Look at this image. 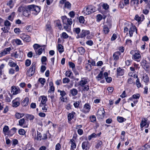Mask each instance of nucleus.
Returning a JSON list of instances; mask_svg holds the SVG:
<instances>
[{"label":"nucleus","mask_w":150,"mask_h":150,"mask_svg":"<svg viewBox=\"0 0 150 150\" xmlns=\"http://www.w3.org/2000/svg\"><path fill=\"white\" fill-rule=\"evenodd\" d=\"M40 10V8L38 6L34 5H29L25 7L23 12V14L26 17H28L30 15L31 11H33L35 15H37Z\"/></svg>","instance_id":"f257e3e1"},{"label":"nucleus","mask_w":150,"mask_h":150,"mask_svg":"<svg viewBox=\"0 0 150 150\" xmlns=\"http://www.w3.org/2000/svg\"><path fill=\"white\" fill-rule=\"evenodd\" d=\"M63 22V25L64 29L66 30L69 29V25L72 24V20L71 18H68L66 16H62V18Z\"/></svg>","instance_id":"f03ea898"},{"label":"nucleus","mask_w":150,"mask_h":150,"mask_svg":"<svg viewBox=\"0 0 150 150\" xmlns=\"http://www.w3.org/2000/svg\"><path fill=\"white\" fill-rule=\"evenodd\" d=\"M96 11V8L93 6L89 5L83 8L82 13L84 15H89Z\"/></svg>","instance_id":"7ed1b4c3"},{"label":"nucleus","mask_w":150,"mask_h":150,"mask_svg":"<svg viewBox=\"0 0 150 150\" xmlns=\"http://www.w3.org/2000/svg\"><path fill=\"white\" fill-rule=\"evenodd\" d=\"M33 47L36 54L38 55L41 54L43 51H45V49L44 48L41 47L38 44H34Z\"/></svg>","instance_id":"20e7f679"},{"label":"nucleus","mask_w":150,"mask_h":150,"mask_svg":"<svg viewBox=\"0 0 150 150\" xmlns=\"http://www.w3.org/2000/svg\"><path fill=\"white\" fill-rule=\"evenodd\" d=\"M36 64L35 62L32 63L31 67L27 71V75L28 76L30 77L35 73Z\"/></svg>","instance_id":"39448f33"},{"label":"nucleus","mask_w":150,"mask_h":150,"mask_svg":"<svg viewBox=\"0 0 150 150\" xmlns=\"http://www.w3.org/2000/svg\"><path fill=\"white\" fill-rule=\"evenodd\" d=\"M130 54H132V59L138 62L140 61L141 55L139 52H134V50H132L130 52Z\"/></svg>","instance_id":"423d86ee"},{"label":"nucleus","mask_w":150,"mask_h":150,"mask_svg":"<svg viewBox=\"0 0 150 150\" xmlns=\"http://www.w3.org/2000/svg\"><path fill=\"white\" fill-rule=\"evenodd\" d=\"M141 65L146 71L149 70L150 64L149 63H147L146 60L144 59L142 60L141 62Z\"/></svg>","instance_id":"0eeeda50"},{"label":"nucleus","mask_w":150,"mask_h":150,"mask_svg":"<svg viewBox=\"0 0 150 150\" xmlns=\"http://www.w3.org/2000/svg\"><path fill=\"white\" fill-rule=\"evenodd\" d=\"M135 30L136 33H137V29L136 28L135 26L131 23L129 30V33L130 37L132 36L133 33L135 32Z\"/></svg>","instance_id":"6e6552de"},{"label":"nucleus","mask_w":150,"mask_h":150,"mask_svg":"<svg viewBox=\"0 0 150 150\" xmlns=\"http://www.w3.org/2000/svg\"><path fill=\"white\" fill-rule=\"evenodd\" d=\"M105 113V112L104 109L103 108H100L98 109L97 115L98 117L102 118L104 117Z\"/></svg>","instance_id":"1a4fd4ad"},{"label":"nucleus","mask_w":150,"mask_h":150,"mask_svg":"<svg viewBox=\"0 0 150 150\" xmlns=\"http://www.w3.org/2000/svg\"><path fill=\"white\" fill-rule=\"evenodd\" d=\"M90 33V32L89 30H82L80 36L78 35L77 37V38H83L89 35Z\"/></svg>","instance_id":"9d476101"},{"label":"nucleus","mask_w":150,"mask_h":150,"mask_svg":"<svg viewBox=\"0 0 150 150\" xmlns=\"http://www.w3.org/2000/svg\"><path fill=\"white\" fill-rule=\"evenodd\" d=\"M11 50V49L10 47L5 48L4 50L0 53V57L5 56L6 54H9Z\"/></svg>","instance_id":"9b49d317"},{"label":"nucleus","mask_w":150,"mask_h":150,"mask_svg":"<svg viewBox=\"0 0 150 150\" xmlns=\"http://www.w3.org/2000/svg\"><path fill=\"white\" fill-rule=\"evenodd\" d=\"M111 25L110 23H107V24L104 25L103 27V30L105 34H107L109 31V28L111 27Z\"/></svg>","instance_id":"f8f14e48"},{"label":"nucleus","mask_w":150,"mask_h":150,"mask_svg":"<svg viewBox=\"0 0 150 150\" xmlns=\"http://www.w3.org/2000/svg\"><path fill=\"white\" fill-rule=\"evenodd\" d=\"M88 82L87 78H82L81 80L79 82V85L81 87H83Z\"/></svg>","instance_id":"ddd939ff"},{"label":"nucleus","mask_w":150,"mask_h":150,"mask_svg":"<svg viewBox=\"0 0 150 150\" xmlns=\"http://www.w3.org/2000/svg\"><path fill=\"white\" fill-rule=\"evenodd\" d=\"M21 38L24 41L26 42H28L30 41V37L25 33H23L21 35Z\"/></svg>","instance_id":"4468645a"},{"label":"nucleus","mask_w":150,"mask_h":150,"mask_svg":"<svg viewBox=\"0 0 150 150\" xmlns=\"http://www.w3.org/2000/svg\"><path fill=\"white\" fill-rule=\"evenodd\" d=\"M90 106L88 103L86 104L83 106V109L81 111L84 113H88L90 111Z\"/></svg>","instance_id":"2eb2a0df"},{"label":"nucleus","mask_w":150,"mask_h":150,"mask_svg":"<svg viewBox=\"0 0 150 150\" xmlns=\"http://www.w3.org/2000/svg\"><path fill=\"white\" fill-rule=\"evenodd\" d=\"M121 53L120 52L117 51L114 52L113 54V59L115 61H117L119 59V56L120 55Z\"/></svg>","instance_id":"dca6fc26"},{"label":"nucleus","mask_w":150,"mask_h":150,"mask_svg":"<svg viewBox=\"0 0 150 150\" xmlns=\"http://www.w3.org/2000/svg\"><path fill=\"white\" fill-rule=\"evenodd\" d=\"M40 98H41L42 100L39 105V106H42V105H45V104H46V103L47 100V98L46 96H41L39 98L40 99Z\"/></svg>","instance_id":"f3484780"},{"label":"nucleus","mask_w":150,"mask_h":150,"mask_svg":"<svg viewBox=\"0 0 150 150\" xmlns=\"http://www.w3.org/2000/svg\"><path fill=\"white\" fill-rule=\"evenodd\" d=\"M11 88V92H12L13 94L14 95H16L20 92V89L15 86H12Z\"/></svg>","instance_id":"a211bd4d"},{"label":"nucleus","mask_w":150,"mask_h":150,"mask_svg":"<svg viewBox=\"0 0 150 150\" xmlns=\"http://www.w3.org/2000/svg\"><path fill=\"white\" fill-rule=\"evenodd\" d=\"M147 119L146 118H144L142 119L140 123V127H143L147 124V127L149 126V124L147 123Z\"/></svg>","instance_id":"6ab92c4d"},{"label":"nucleus","mask_w":150,"mask_h":150,"mask_svg":"<svg viewBox=\"0 0 150 150\" xmlns=\"http://www.w3.org/2000/svg\"><path fill=\"white\" fill-rule=\"evenodd\" d=\"M13 107H16L20 104L19 98H16L13 101Z\"/></svg>","instance_id":"aec40b11"},{"label":"nucleus","mask_w":150,"mask_h":150,"mask_svg":"<svg viewBox=\"0 0 150 150\" xmlns=\"http://www.w3.org/2000/svg\"><path fill=\"white\" fill-rule=\"evenodd\" d=\"M117 71V74L118 76H122L124 74V69H121L120 67L118 68Z\"/></svg>","instance_id":"412c9836"},{"label":"nucleus","mask_w":150,"mask_h":150,"mask_svg":"<svg viewBox=\"0 0 150 150\" xmlns=\"http://www.w3.org/2000/svg\"><path fill=\"white\" fill-rule=\"evenodd\" d=\"M78 91L76 88H73L70 90V93L73 96H76L78 93Z\"/></svg>","instance_id":"4be33fe9"},{"label":"nucleus","mask_w":150,"mask_h":150,"mask_svg":"<svg viewBox=\"0 0 150 150\" xmlns=\"http://www.w3.org/2000/svg\"><path fill=\"white\" fill-rule=\"evenodd\" d=\"M142 15V17H139L138 15H136L134 19L137 21L138 22L141 21H142L144 19V17L143 15Z\"/></svg>","instance_id":"5701e85b"},{"label":"nucleus","mask_w":150,"mask_h":150,"mask_svg":"<svg viewBox=\"0 0 150 150\" xmlns=\"http://www.w3.org/2000/svg\"><path fill=\"white\" fill-rule=\"evenodd\" d=\"M29 98H25L23 101L21 103L22 106H25L27 105L28 103Z\"/></svg>","instance_id":"b1692460"},{"label":"nucleus","mask_w":150,"mask_h":150,"mask_svg":"<svg viewBox=\"0 0 150 150\" xmlns=\"http://www.w3.org/2000/svg\"><path fill=\"white\" fill-rule=\"evenodd\" d=\"M103 71H101L98 75L96 76V78L98 81H99L103 78Z\"/></svg>","instance_id":"393cba45"},{"label":"nucleus","mask_w":150,"mask_h":150,"mask_svg":"<svg viewBox=\"0 0 150 150\" xmlns=\"http://www.w3.org/2000/svg\"><path fill=\"white\" fill-rule=\"evenodd\" d=\"M89 142L87 141L83 142L82 144V148L83 149H86L88 147Z\"/></svg>","instance_id":"a878e982"},{"label":"nucleus","mask_w":150,"mask_h":150,"mask_svg":"<svg viewBox=\"0 0 150 150\" xmlns=\"http://www.w3.org/2000/svg\"><path fill=\"white\" fill-rule=\"evenodd\" d=\"M56 26L58 27L59 29L60 30H61L62 28V25L60 21L59 20H57L56 22Z\"/></svg>","instance_id":"bb28decb"},{"label":"nucleus","mask_w":150,"mask_h":150,"mask_svg":"<svg viewBox=\"0 0 150 150\" xmlns=\"http://www.w3.org/2000/svg\"><path fill=\"white\" fill-rule=\"evenodd\" d=\"M71 7V4L68 1L65 2L64 5V9H65L66 8L68 9H70Z\"/></svg>","instance_id":"cd10ccee"},{"label":"nucleus","mask_w":150,"mask_h":150,"mask_svg":"<svg viewBox=\"0 0 150 150\" xmlns=\"http://www.w3.org/2000/svg\"><path fill=\"white\" fill-rule=\"evenodd\" d=\"M143 80L144 82H148L149 81V79L148 76L146 74H144L143 76Z\"/></svg>","instance_id":"c85d7f7f"},{"label":"nucleus","mask_w":150,"mask_h":150,"mask_svg":"<svg viewBox=\"0 0 150 150\" xmlns=\"http://www.w3.org/2000/svg\"><path fill=\"white\" fill-rule=\"evenodd\" d=\"M24 115V114L22 113H20L17 112L15 115V117L18 119H19L22 117H23Z\"/></svg>","instance_id":"c756f323"},{"label":"nucleus","mask_w":150,"mask_h":150,"mask_svg":"<svg viewBox=\"0 0 150 150\" xmlns=\"http://www.w3.org/2000/svg\"><path fill=\"white\" fill-rule=\"evenodd\" d=\"M78 51L81 54H83L85 52L84 49L82 47L78 48Z\"/></svg>","instance_id":"7c9ffc66"},{"label":"nucleus","mask_w":150,"mask_h":150,"mask_svg":"<svg viewBox=\"0 0 150 150\" xmlns=\"http://www.w3.org/2000/svg\"><path fill=\"white\" fill-rule=\"evenodd\" d=\"M37 136L36 139L37 140L40 141L42 139V136L40 132H39L38 131H37Z\"/></svg>","instance_id":"2f4dec72"},{"label":"nucleus","mask_w":150,"mask_h":150,"mask_svg":"<svg viewBox=\"0 0 150 150\" xmlns=\"http://www.w3.org/2000/svg\"><path fill=\"white\" fill-rule=\"evenodd\" d=\"M58 49L59 52L61 53L64 51V49L63 46L60 45L59 44L58 45Z\"/></svg>","instance_id":"473e14b6"},{"label":"nucleus","mask_w":150,"mask_h":150,"mask_svg":"<svg viewBox=\"0 0 150 150\" xmlns=\"http://www.w3.org/2000/svg\"><path fill=\"white\" fill-rule=\"evenodd\" d=\"M86 69L88 71H90L92 69V67L91 64H86L85 65Z\"/></svg>","instance_id":"72a5a7b5"},{"label":"nucleus","mask_w":150,"mask_h":150,"mask_svg":"<svg viewBox=\"0 0 150 150\" xmlns=\"http://www.w3.org/2000/svg\"><path fill=\"white\" fill-rule=\"evenodd\" d=\"M25 124V120L24 118L20 119L19 121V125L21 126H22Z\"/></svg>","instance_id":"f704fd0d"},{"label":"nucleus","mask_w":150,"mask_h":150,"mask_svg":"<svg viewBox=\"0 0 150 150\" xmlns=\"http://www.w3.org/2000/svg\"><path fill=\"white\" fill-rule=\"evenodd\" d=\"M38 81L42 84L43 86L46 80L44 78H40L39 79Z\"/></svg>","instance_id":"c9c22d12"},{"label":"nucleus","mask_w":150,"mask_h":150,"mask_svg":"<svg viewBox=\"0 0 150 150\" xmlns=\"http://www.w3.org/2000/svg\"><path fill=\"white\" fill-rule=\"evenodd\" d=\"M117 120L119 122H122L126 120V119L122 117H118Z\"/></svg>","instance_id":"e433bc0d"},{"label":"nucleus","mask_w":150,"mask_h":150,"mask_svg":"<svg viewBox=\"0 0 150 150\" xmlns=\"http://www.w3.org/2000/svg\"><path fill=\"white\" fill-rule=\"evenodd\" d=\"M42 106H39L40 107H42V110L44 112H46L47 110V104L45 105H42Z\"/></svg>","instance_id":"4c0bfd02"},{"label":"nucleus","mask_w":150,"mask_h":150,"mask_svg":"<svg viewBox=\"0 0 150 150\" xmlns=\"http://www.w3.org/2000/svg\"><path fill=\"white\" fill-rule=\"evenodd\" d=\"M81 31L80 29L79 28H74L73 29V32L74 33L78 34Z\"/></svg>","instance_id":"58836bf2"},{"label":"nucleus","mask_w":150,"mask_h":150,"mask_svg":"<svg viewBox=\"0 0 150 150\" xmlns=\"http://www.w3.org/2000/svg\"><path fill=\"white\" fill-rule=\"evenodd\" d=\"M9 128L8 126L6 125L4 126L3 128V132L4 134H5L8 130Z\"/></svg>","instance_id":"ea45409f"},{"label":"nucleus","mask_w":150,"mask_h":150,"mask_svg":"<svg viewBox=\"0 0 150 150\" xmlns=\"http://www.w3.org/2000/svg\"><path fill=\"white\" fill-rule=\"evenodd\" d=\"M74 115L73 113H70L68 116V119L70 121L73 118Z\"/></svg>","instance_id":"a19ab883"},{"label":"nucleus","mask_w":150,"mask_h":150,"mask_svg":"<svg viewBox=\"0 0 150 150\" xmlns=\"http://www.w3.org/2000/svg\"><path fill=\"white\" fill-rule=\"evenodd\" d=\"M97 135L95 133H93L91 135L88 136V139L89 140H91L93 138H95L96 137Z\"/></svg>","instance_id":"79ce46f5"},{"label":"nucleus","mask_w":150,"mask_h":150,"mask_svg":"<svg viewBox=\"0 0 150 150\" xmlns=\"http://www.w3.org/2000/svg\"><path fill=\"white\" fill-rule=\"evenodd\" d=\"M131 2L132 4L133 5H134L136 4V5L137 6L139 4V0H131Z\"/></svg>","instance_id":"37998d69"},{"label":"nucleus","mask_w":150,"mask_h":150,"mask_svg":"<svg viewBox=\"0 0 150 150\" xmlns=\"http://www.w3.org/2000/svg\"><path fill=\"white\" fill-rule=\"evenodd\" d=\"M18 132L19 134L21 135H23L25 134V132L24 130L23 129H19Z\"/></svg>","instance_id":"c03bdc74"},{"label":"nucleus","mask_w":150,"mask_h":150,"mask_svg":"<svg viewBox=\"0 0 150 150\" xmlns=\"http://www.w3.org/2000/svg\"><path fill=\"white\" fill-rule=\"evenodd\" d=\"M8 64L11 67H16V64L13 61H11L9 62Z\"/></svg>","instance_id":"a18cd8bd"},{"label":"nucleus","mask_w":150,"mask_h":150,"mask_svg":"<svg viewBox=\"0 0 150 150\" xmlns=\"http://www.w3.org/2000/svg\"><path fill=\"white\" fill-rule=\"evenodd\" d=\"M26 117L30 120H32L34 118V117L33 115L30 114H27L26 115Z\"/></svg>","instance_id":"49530a36"},{"label":"nucleus","mask_w":150,"mask_h":150,"mask_svg":"<svg viewBox=\"0 0 150 150\" xmlns=\"http://www.w3.org/2000/svg\"><path fill=\"white\" fill-rule=\"evenodd\" d=\"M136 85L138 88H140L141 87V83L139 82V79L137 78L136 82Z\"/></svg>","instance_id":"de8ad7c7"},{"label":"nucleus","mask_w":150,"mask_h":150,"mask_svg":"<svg viewBox=\"0 0 150 150\" xmlns=\"http://www.w3.org/2000/svg\"><path fill=\"white\" fill-rule=\"evenodd\" d=\"M69 67L71 68L72 70L75 69V65L73 63L69 62Z\"/></svg>","instance_id":"09e8293b"},{"label":"nucleus","mask_w":150,"mask_h":150,"mask_svg":"<svg viewBox=\"0 0 150 150\" xmlns=\"http://www.w3.org/2000/svg\"><path fill=\"white\" fill-rule=\"evenodd\" d=\"M84 18L83 16H80L79 18V21L81 23H83L84 22Z\"/></svg>","instance_id":"8fccbe9b"},{"label":"nucleus","mask_w":150,"mask_h":150,"mask_svg":"<svg viewBox=\"0 0 150 150\" xmlns=\"http://www.w3.org/2000/svg\"><path fill=\"white\" fill-rule=\"evenodd\" d=\"M13 3L12 0H10L7 3V5L10 6V8H11L13 6Z\"/></svg>","instance_id":"3c124183"},{"label":"nucleus","mask_w":150,"mask_h":150,"mask_svg":"<svg viewBox=\"0 0 150 150\" xmlns=\"http://www.w3.org/2000/svg\"><path fill=\"white\" fill-rule=\"evenodd\" d=\"M83 87V90L84 91H88L89 89V85H84Z\"/></svg>","instance_id":"603ef678"},{"label":"nucleus","mask_w":150,"mask_h":150,"mask_svg":"<svg viewBox=\"0 0 150 150\" xmlns=\"http://www.w3.org/2000/svg\"><path fill=\"white\" fill-rule=\"evenodd\" d=\"M1 29L3 30V32L5 33H8V30L9 29L7 27H4V28H2Z\"/></svg>","instance_id":"864d4df0"},{"label":"nucleus","mask_w":150,"mask_h":150,"mask_svg":"<svg viewBox=\"0 0 150 150\" xmlns=\"http://www.w3.org/2000/svg\"><path fill=\"white\" fill-rule=\"evenodd\" d=\"M70 81L69 79L67 78H65L63 79V82L64 83H68Z\"/></svg>","instance_id":"5fc2aeb1"},{"label":"nucleus","mask_w":150,"mask_h":150,"mask_svg":"<svg viewBox=\"0 0 150 150\" xmlns=\"http://www.w3.org/2000/svg\"><path fill=\"white\" fill-rule=\"evenodd\" d=\"M72 74V72L70 70H69L66 71L65 75L66 76L70 77Z\"/></svg>","instance_id":"6e6d98bb"},{"label":"nucleus","mask_w":150,"mask_h":150,"mask_svg":"<svg viewBox=\"0 0 150 150\" xmlns=\"http://www.w3.org/2000/svg\"><path fill=\"white\" fill-rule=\"evenodd\" d=\"M88 63H90L93 66H96L95 62L93 60H88Z\"/></svg>","instance_id":"4d7b16f0"},{"label":"nucleus","mask_w":150,"mask_h":150,"mask_svg":"<svg viewBox=\"0 0 150 150\" xmlns=\"http://www.w3.org/2000/svg\"><path fill=\"white\" fill-rule=\"evenodd\" d=\"M102 16L100 14H98L97 16V19L98 21H100L102 19Z\"/></svg>","instance_id":"13d9d810"},{"label":"nucleus","mask_w":150,"mask_h":150,"mask_svg":"<svg viewBox=\"0 0 150 150\" xmlns=\"http://www.w3.org/2000/svg\"><path fill=\"white\" fill-rule=\"evenodd\" d=\"M31 61L29 59H27L25 62V65L26 66L28 67L31 64Z\"/></svg>","instance_id":"bf43d9fd"},{"label":"nucleus","mask_w":150,"mask_h":150,"mask_svg":"<svg viewBox=\"0 0 150 150\" xmlns=\"http://www.w3.org/2000/svg\"><path fill=\"white\" fill-rule=\"evenodd\" d=\"M58 92H59L60 93V95L61 96H65L66 94V93L65 92V91H61L60 90H58Z\"/></svg>","instance_id":"052dcab7"},{"label":"nucleus","mask_w":150,"mask_h":150,"mask_svg":"<svg viewBox=\"0 0 150 150\" xmlns=\"http://www.w3.org/2000/svg\"><path fill=\"white\" fill-rule=\"evenodd\" d=\"M62 36L63 38L66 39L68 38V35L65 32H63L62 34Z\"/></svg>","instance_id":"680f3d73"},{"label":"nucleus","mask_w":150,"mask_h":150,"mask_svg":"<svg viewBox=\"0 0 150 150\" xmlns=\"http://www.w3.org/2000/svg\"><path fill=\"white\" fill-rule=\"evenodd\" d=\"M15 42L18 45H22L23 43L21 42V40L19 39H16L15 40Z\"/></svg>","instance_id":"e2e57ef3"},{"label":"nucleus","mask_w":150,"mask_h":150,"mask_svg":"<svg viewBox=\"0 0 150 150\" xmlns=\"http://www.w3.org/2000/svg\"><path fill=\"white\" fill-rule=\"evenodd\" d=\"M102 144V141H100L98 142L96 146V149H98L101 146Z\"/></svg>","instance_id":"0e129e2a"},{"label":"nucleus","mask_w":150,"mask_h":150,"mask_svg":"<svg viewBox=\"0 0 150 150\" xmlns=\"http://www.w3.org/2000/svg\"><path fill=\"white\" fill-rule=\"evenodd\" d=\"M14 31L15 33L17 34H19L21 32L20 29L18 28H15Z\"/></svg>","instance_id":"69168bd1"},{"label":"nucleus","mask_w":150,"mask_h":150,"mask_svg":"<svg viewBox=\"0 0 150 150\" xmlns=\"http://www.w3.org/2000/svg\"><path fill=\"white\" fill-rule=\"evenodd\" d=\"M96 119L94 115H92L90 117L91 121L92 122H94L96 121Z\"/></svg>","instance_id":"338daca9"},{"label":"nucleus","mask_w":150,"mask_h":150,"mask_svg":"<svg viewBox=\"0 0 150 150\" xmlns=\"http://www.w3.org/2000/svg\"><path fill=\"white\" fill-rule=\"evenodd\" d=\"M109 6L107 4H104L103 5V8L105 10H107L109 8Z\"/></svg>","instance_id":"774afa93"}]
</instances>
